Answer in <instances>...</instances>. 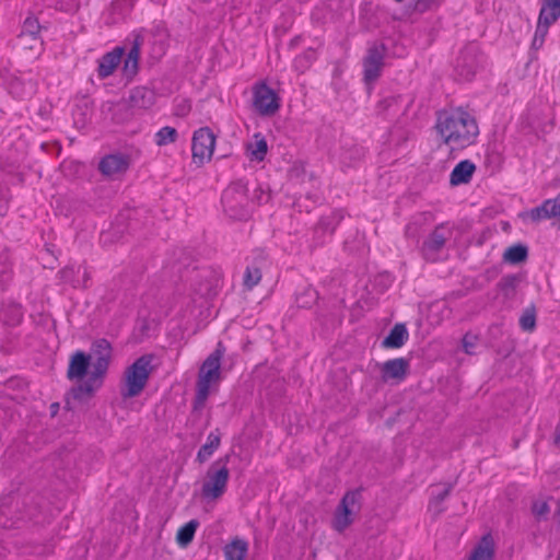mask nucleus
Instances as JSON below:
<instances>
[{"label":"nucleus","mask_w":560,"mask_h":560,"mask_svg":"<svg viewBox=\"0 0 560 560\" xmlns=\"http://www.w3.org/2000/svg\"><path fill=\"white\" fill-rule=\"evenodd\" d=\"M435 129L451 151L462 150L475 143L479 135L476 119L464 110L440 113Z\"/></svg>","instance_id":"f257e3e1"},{"label":"nucleus","mask_w":560,"mask_h":560,"mask_svg":"<svg viewBox=\"0 0 560 560\" xmlns=\"http://www.w3.org/2000/svg\"><path fill=\"white\" fill-rule=\"evenodd\" d=\"M224 347L219 342L215 350L203 361L198 381L196 396L192 402V410L200 411L208 399L211 382L220 378L221 359L224 354Z\"/></svg>","instance_id":"f03ea898"},{"label":"nucleus","mask_w":560,"mask_h":560,"mask_svg":"<svg viewBox=\"0 0 560 560\" xmlns=\"http://www.w3.org/2000/svg\"><path fill=\"white\" fill-rule=\"evenodd\" d=\"M153 354H143L125 371V386L121 388L124 398L138 396L145 387L153 371Z\"/></svg>","instance_id":"7ed1b4c3"},{"label":"nucleus","mask_w":560,"mask_h":560,"mask_svg":"<svg viewBox=\"0 0 560 560\" xmlns=\"http://www.w3.org/2000/svg\"><path fill=\"white\" fill-rule=\"evenodd\" d=\"M230 459L231 454H226L210 465L201 488V494L205 499L217 500L224 494L230 478L228 468Z\"/></svg>","instance_id":"20e7f679"},{"label":"nucleus","mask_w":560,"mask_h":560,"mask_svg":"<svg viewBox=\"0 0 560 560\" xmlns=\"http://www.w3.org/2000/svg\"><path fill=\"white\" fill-rule=\"evenodd\" d=\"M248 189L242 182L232 183L222 195L224 212L234 220H246L249 217Z\"/></svg>","instance_id":"39448f33"},{"label":"nucleus","mask_w":560,"mask_h":560,"mask_svg":"<svg viewBox=\"0 0 560 560\" xmlns=\"http://www.w3.org/2000/svg\"><path fill=\"white\" fill-rule=\"evenodd\" d=\"M155 102V94L145 86L133 88L126 102L118 104V110L125 112L120 120L129 119L138 110L150 108Z\"/></svg>","instance_id":"423d86ee"},{"label":"nucleus","mask_w":560,"mask_h":560,"mask_svg":"<svg viewBox=\"0 0 560 560\" xmlns=\"http://www.w3.org/2000/svg\"><path fill=\"white\" fill-rule=\"evenodd\" d=\"M361 492L360 490L348 491L340 501L338 510L334 517V528L342 533L352 522V515L360 510Z\"/></svg>","instance_id":"0eeeda50"},{"label":"nucleus","mask_w":560,"mask_h":560,"mask_svg":"<svg viewBox=\"0 0 560 560\" xmlns=\"http://www.w3.org/2000/svg\"><path fill=\"white\" fill-rule=\"evenodd\" d=\"M0 79L11 95L16 98L31 97L36 92L37 83L30 75H16L9 69L0 70Z\"/></svg>","instance_id":"6e6552de"},{"label":"nucleus","mask_w":560,"mask_h":560,"mask_svg":"<svg viewBox=\"0 0 560 560\" xmlns=\"http://www.w3.org/2000/svg\"><path fill=\"white\" fill-rule=\"evenodd\" d=\"M215 136L210 128L203 127L195 131L191 143L192 162L203 165L213 154Z\"/></svg>","instance_id":"1a4fd4ad"},{"label":"nucleus","mask_w":560,"mask_h":560,"mask_svg":"<svg viewBox=\"0 0 560 560\" xmlns=\"http://www.w3.org/2000/svg\"><path fill=\"white\" fill-rule=\"evenodd\" d=\"M112 346L104 338L97 339L92 343L91 357L92 378H103L107 373L112 360Z\"/></svg>","instance_id":"9d476101"},{"label":"nucleus","mask_w":560,"mask_h":560,"mask_svg":"<svg viewBox=\"0 0 560 560\" xmlns=\"http://www.w3.org/2000/svg\"><path fill=\"white\" fill-rule=\"evenodd\" d=\"M479 65V47L476 44H469L460 50L456 59L455 71L463 80L469 81L476 74Z\"/></svg>","instance_id":"9b49d317"},{"label":"nucleus","mask_w":560,"mask_h":560,"mask_svg":"<svg viewBox=\"0 0 560 560\" xmlns=\"http://www.w3.org/2000/svg\"><path fill=\"white\" fill-rule=\"evenodd\" d=\"M254 106L260 115L271 116L280 107L279 97L266 83L256 84L254 88Z\"/></svg>","instance_id":"f8f14e48"},{"label":"nucleus","mask_w":560,"mask_h":560,"mask_svg":"<svg viewBox=\"0 0 560 560\" xmlns=\"http://www.w3.org/2000/svg\"><path fill=\"white\" fill-rule=\"evenodd\" d=\"M384 45H373L368 49V54L363 59L365 82H373L380 77L381 69L384 65Z\"/></svg>","instance_id":"ddd939ff"},{"label":"nucleus","mask_w":560,"mask_h":560,"mask_svg":"<svg viewBox=\"0 0 560 560\" xmlns=\"http://www.w3.org/2000/svg\"><path fill=\"white\" fill-rule=\"evenodd\" d=\"M409 371V360L405 358H396L387 360L382 364L381 373L384 382L396 381L397 383L404 381Z\"/></svg>","instance_id":"4468645a"},{"label":"nucleus","mask_w":560,"mask_h":560,"mask_svg":"<svg viewBox=\"0 0 560 560\" xmlns=\"http://www.w3.org/2000/svg\"><path fill=\"white\" fill-rule=\"evenodd\" d=\"M129 167V159L124 154H109L104 156L98 164V170L103 175L114 176L124 173Z\"/></svg>","instance_id":"2eb2a0df"},{"label":"nucleus","mask_w":560,"mask_h":560,"mask_svg":"<svg viewBox=\"0 0 560 560\" xmlns=\"http://www.w3.org/2000/svg\"><path fill=\"white\" fill-rule=\"evenodd\" d=\"M447 237L442 232V228L438 226L435 230L428 236V238L422 244V254L427 260L434 261L436 259L438 254L444 247Z\"/></svg>","instance_id":"dca6fc26"},{"label":"nucleus","mask_w":560,"mask_h":560,"mask_svg":"<svg viewBox=\"0 0 560 560\" xmlns=\"http://www.w3.org/2000/svg\"><path fill=\"white\" fill-rule=\"evenodd\" d=\"M91 364V357L83 351H77L72 354L67 376L69 380H82L86 374Z\"/></svg>","instance_id":"f3484780"},{"label":"nucleus","mask_w":560,"mask_h":560,"mask_svg":"<svg viewBox=\"0 0 560 560\" xmlns=\"http://www.w3.org/2000/svg\"><path fill=\"white\" fill-rule=\"evenodd\" d=\"M125 54L124 47H115L112 51L106 52L98 61L97 73L101 79H105L113 74L114 70L120 63L122 55Z\"/></svg>","instance_id":"a211bd4d"},{"label":"nucleus","mask_w":560,"mask_h":560,"mask_svg":"<svg viewBox=\"0 0 560 560\" xmlns=\"http://www.w3.org/2000/svg\"><path fill=\"white\" fill-rule=\"evenodd\" d=\"M103 378H92V372L85 382L72 387L69 395L72 399L83 402L90 399L95 390L102 385Z\"/></svg>","instance_id":"6ab92c4d"},{"label":"nucleus","mask_w":560,"mask_h":560,"mask_svg":"<svg viewBox=\"0 0 560 560\" xmlns=\"http://www.w3.org/2000/svg\"><path fill=\"white\" fill-rule=\"evenodd\" d=\"M220 445H221V432L217 428L208 434L206 443L197 452L196 462L199 464L206 463L213 455V453L220 447Z\"/></svg>","instance_id":"aec40b11"},{"label":"nucleus","mask_w":560,"mask_h":560,"mask_svg":"<svg viewBox=\"0 0 560 560\" xmlns=\"http://www.w3.org/2000/svg\"><path fill=\"white\" fill-rule=\"evenodd\" d=\"M476 171V165L469 161L464 160L460 161L452 171L450 176V183L452 186H457L460 184H467L470 182L474 173Z\"/></svg>","instance_id":"412c9836"},{"label":"nucleus","mask_w":560,"mask_h":560,"mask_svg":"<svg viewBox=\"0 0 560 560\" xmlns=\"http://www.w3.org/2000/svg\"><path fill=\"white\" fill-rule=\"evenodd\" d=\"M408 330L405 324H396L389 334L382 341V346L387 349H398L405 345L408 339Z\"/></svg>","instance_id":"4be33fe9"},{"label":"nucleus","mask_w":560,"mask_h":560,"mask_svg":"<svg viewBox=\"0 0 560 560\" xmlns=\"http://www.w3.org/2000/svg\"><path fill=\"white\" fill-rule=\"evenodd\" d=\"M494 556V542L490 534L482 536L474 548L469 560H492Z\"/></svg>","instance_id":"5701e85b"},{"label":"nucleus","mask_w":560,"mask_h":560,"mask_svg":"<svg viewBox=\"0 0 560 560\" xmlns=\"http://www.w3.org/2000/svg\"><path fill=\"white\" fill-rule=\"evenodd\" d=\"M248 550V544L242 538H234L231 542L225 545L224 558L225 560H244Z\"/></svg>","instance_id":"b1692460"},{"label":"nucleus","mask_w":560,"mask_h":560,"mask_svg":"<svg viewBox=\"0 0 560 560\" xmlns=\"http://www.w3.org/2000/svg\"><path fill=\"white\" fill-rule=\"evenodd\" d=\"M528 257V248L524 244H514L505 249L503 253V260L505 262L517 265L526 261Z\"/></svg>","instance_id":"393cba45"},{"label":"nucleus","mask_w":560,"mask_h":560,"mask_svg":"<svg viewBox=\"0 0 560 560\" xmlns=\"http://www.w3.org/2000/svg\"><path fill=\"white\" fill-rule=\"evenodd\" d=\"M521 281L520 275H506L500 279L497 287L506 299H510L514 296Z\"/></svg>","instance_id":"a878e982"},{"label":"nucleus","mask_w":560,"mask_h":560,"mask_svg":"<svg viewBox=\"0 0 560 560\" xmlns=\"http://www.w3.org/2000/svg\"><path fill=\"white\" fill-rule=\"evenodd\" d=\"M444 0H410L407 11L411 14H422L428 11L436 10Z\"/></svg>","instance_id":"bb28decb"},{"label":"nucleus","mask_w":560,"mask_h":560,"mask_svg":"<svg viewBox=\"0 0 560 560\" xmlns=\"http://www.w3.org/2000/svg\"><path fill=\"white\" fill-rule=\"evenodd\" d=\"M197 527L198 522L196 520H191L182 526L176 534V540L178 545L185 547L190 544L194 539Z\"/></svg>","instance_id":"cd10ccee"},{"label":"nucleus","mask_w":560,"mask_h":560,"mask_svg":"<svg viewBox=\"0 0 560 560\" xmlns=\"http://www.w3.org/2000/svg\"><path fill=\"white\" fill-rule=\"evenodd\" d=\"M453 483H448L441 492L432 495L429 502V509L433 510L435 515H439L444 511L441 504L450 495L451 491L453 490Z\"/></svg>","instance_id":"c85d7f7f"},{"label":"nucleus","mask_w":560,"mask_h":560,"mask_svg":"<svg viewBox=\"0 0 560 560\" xmlns=\"http://www.w3.org/2000/svg\"><path fill=\"white\" fill-rule=\"evenodd\" d=\"M40 25L35 18H27L22 27V32L20 34L21 39H25L26 37H30L34 40L38 38Z\"/></svg>","instance_id":"c756f323"},{"label":"nucleus","mask_w":560,"mask_h":560,"mask_svg":"<svg viewBox=\"0 0 560 560\" xmlns=\"http://www.w3.org/2000/svg\"><path fill=\"white\" fill-rule=\"evenodd\" d=\"M177 130L173 127H163L155 133V143L160 147L175 142Z\"/></svg>","instance_id":"7c9ffc66"},{"label":"nucleus","mask_w":560,"mask_h":560,"mask_svg":"<svg viewBox=\"0 0 560 560\" xmlns=\"http://www.w3.org/2000/svg\"><path fill=\"white\" fill-rule=\"evenodd\" d=\"M247 150L250 152L252 160L262 161L268 150L265 138H259L255 143H249Z\"/></svg>","instance_id":"2f4dec72"},{"label":"nucleus","mask_w":560,"mask_h":560,"mask_svg":"<svg viewBox=\"0 0 560 560\" xmlns=\"http://www.w3.org/2000/svg\"><path fill=\"white\" fill-rule=\"evenodd\" d=\"M261 270L257 266H248L244 273V285L252 290L261 280Z\"/></svg>","instance_id":"473e14b6"},{"label":"nucleus","mask_w":560,"mask_h":560,"mask_svg":"<svg viewBox=\"0 0 560 560\" xmlns=\"http://www.w3.org/2000/svg\"><path fill=\"white\" fill-rule=\"evenodd\" d=\"M539 13L558 21L560 18V0H542Z\"/></svg>","instance_id":"72a5a7b5"},{"label":"nucleus","mask_w":560,"mask_h":560,"mask_svg":"<svg viewBox=\"0 0 560 560\" xmlns=\"http://www.w3.org/2000/svg\"><path fill=\"white\" fill-rule=\"evenodd\" d=\"M520 326L525 331H532L536 326V311L534 306L527 307L520 318Z\"/></svg>","instance_id":"f704fd0d"},{"label":"nucleus","mask_w":560,"mask_h":560,"mask_svg":"<svg viewBox=\"0 0 560 560\" xmlns=\"http://www.w3.org/2000/svg\"><path fill=\"white\" fill-rule=\"evenodd\" d=\"M555 22H557L556 20L549 18V16H546L541 13H539L538 15V21H537V26H536V31H535V35L536 37H538L539 39H542L545 40L547 34H548V30H549V26L551 24H553Z\"/></svg>","instance_id":"c9c22d12"},{"label":"nucleus","mask_w":560,"mask_h":560,"mask_svg":"<svg viewBox=\"0 0 560 560\" xmlns=\"http://www.w3.org/2000/svg\"><path fill=\"white\" fill-rule=\"evenodd\" d=\"M479 341V337L472 332H466L462 339V346L465 353L475 354V348Z\"/></svg>","instance_id":"e433bc0d"},{"label":"nucleus","mask_w":560,"mask_h":560,"mask_svg":"<svg viewBox=\"0 0 560 560\" xmlns=\"http://www.w3.org/2000/svg\"><path fill=\"white\" fill-rule=\"evenodd\" d=\"M139 70V60L138 59H129L126 57L122 66V74L127 79H132Z\"/></svg>","instance_id":"4c0bfd02"},{"label":"nucleus","mask_w":560,"mask_h":560,"mask_svg":"<svg viewBox=\"0 0 560 560\" xmlns=\"http://www.w3.org/2000/svg\"><path fill=\"white\" fill-rule=\"evenodd\" d=\"M550 511L549 504L546 501H535L532 505V513L538 520L546 518Z\"/></svg>","instance_id":"58836bf2"},{"label":"nucleus","mask_w":560,"mask_h":560,"mask_svg":"<svg viewBox=\"0 0 560 560\" xmlns=\"http://www.w3.org/2000/svg\"><path fill=\"white\" fill-rule=\"evenodd\" d=\"M75 270L73 267H66L59 271V277L63 282L71 283L74 288L80 285V281L75 279Z\"/></svg>","instance_id":"ea45409f"},{"label":"nucleus","mask_w":560,"mask_h":560,"mask_svg":"<svg viewBox=\"0 0 560 560\" xmlns=\"http://www.w3.org/2000/svg\"><path fill=\"white\" fill-rule=\"evenodd\" d=\"M143 38L140 35H136L133 37L131 47L129 48V51L127 52V58L129 59H138L140 58V48L142 45Z\"/></svg>","instance_id":"a19ab883"},{"label":"nucleus","mask_w":560,"mask_h":560,"mask_svg":"<svg viewBox=\"0 0 560 560\" xmlns=\"http://www.w3.org/2000/svg\"><path fill=\"white\" fill-rule=\"evenodd\" d=\"M547 211L548 210L545 207V202H542L540 206H538L536 208H533L528 212V215L532 219V221L538 222V221H540L542 219H548Z\"/></svg>","instance_id":"79ce46f5"},{"label":"nucleus","mask_w":560,"mask_h":560,"mask_svg":"<svg viewBox=\"0 0 560 560\" xmlns=\"http://www.w3.org/2000/svg\"><path fill=\"white\" fill-rule=\"evenodd\" d=\"M544 42L545 40L539 39L538 37L534 36L533 42H532V48L535 50H538L539 48L542 47Z\"/></svg>","instance_id":"37998d69"},{"label":"nucleus","mask_w":560,"mask_h":560,"mask_svg":"<svg viewBox=\"0 0 560 560\" xmlns=\"http://www.w3.org/2000/svg\"><path fill=\"white\" fill-rule=\"evenodd\" d=\"M553 442L558 447H560V422L556 427Z\"/></svg>","instance_id":"c03bdc74"},{"label":"nucleus","mask_w":560,"mask_h":560,"mask_svg":"<svg viewBox=\"0 0 560 560\" xmlns=\"http://www.w3.org/2000/svg\"><path fill=\"white\" fill-rule=\"evenodd\" d=\"M306 294L311 295V298H312L313 300H315V299H316V292H315V291L308 290V291L306 292Z\"/></svg>","instance_id":"a18cd8bd"},{"label":"nucleus","mask_w":560,"mask_h":560,"mask_svg":"<svg viewBox=\"0 0 560 560\" xmlns=\"http://www.w3.org/2000/svg\"><path fill=\"white\" fill-rule=\"evenodd\" d=\"M83 277H84V282H85L89 279V275H88V271L85 268L83 269Z\"/></svg>","instance_id":"49530a36"},{"label":"nucleus","mask_w":560,"mask_h":560,"mask_svg":"<svg viewBox=\"0 0 560 560\" xmlns=\"http://www.w3.org/2000/svg\"><path fill=\"white\" fill-rule=\"evenodd\" d=\"M58 407H59L58 404H52L51 405V408H54V410H57Z\"/></svg>","instance_id":"de8ad7c7"},{"label":"nucleus","mask_w":560,"mask_h":560,"mask_svg":"<svg viewBox=\"0 0 560 560\" xmlns=\"http://www.w3.org/2000/svg\"><path fill=\"white\" fill-rule=\"evenodd\" d=\"M58 407H59L58 404H52L51 405V408H54V410H57Z\"/></svg>","instance_id":"09e8293b"}]
</instances>
